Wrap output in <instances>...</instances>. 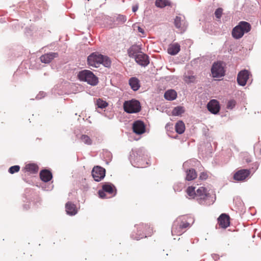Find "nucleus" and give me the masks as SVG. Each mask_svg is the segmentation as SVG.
I'll list each match as a JSON object with an SVG mask.
<instances>
[{
	"mask_svg": "<svg viewBox=\"0 0 261 261\" xmlns=\"http://www.w3.org/2000/svg\"><path fill=\"white\" fill-rule=\"evenodd\" d=\"M186 191L189 198L196 199L201 205H210L216 200L215 194L203 187H200L196 190L195 187H189Z\"/></svg>",
	"mask_w": 261,
	"mask_h": 261,
	"instance_id": "obj_1",
	"label": "nucleus"
},
{
	"mask_svg": "<svg viewBox=\"0 0 261 261\" xmlns=\"http://www.w3.org/2000/svg\"><path fill=\"white\" fill-rule=\"evenodd\" d=\"M146 151L143 148L133 149L129 155L132 165L137 168H145L148 164L145 162L147 157Z\"/></svg>",
	"mask_w": 261,
	"mask_h": 261,
	"instance_id": "obj_2",
	"label": "nucleus"
},
{
	"mask_svg": "<svg viewBox=\"0 0 261 261\" xmlns=\"http://www.w3.org/2000/svg\"><path fill=\"white\" fill-rule=\"evenodd\" d=\"M87 62L90 66L95 68L98 67L100 64L106 67H109L111 64L109 58L97 52L91 54L87 58Z\"/></svg>",
	"mask_w": 261,
	"mask_h": 261,
	"instance_id": "obj_3",
	"label": "nucleus"
},
{
	"mask_svg": "<svg viewBox=\"0 0 261 261\" xmlns=\"http://www.w3.org/2000/svg\"><path fill=\"white\" fill-rule=\"evenodd\" d=\"M135 227L137 232H133L131 234V238L136 240L150 236L152 232V229L147 224H140L135 225Z\"/></svg>",
	"mask_w": 261,
	"mask_h": 261,
	"instance_id": "obj_4",
	"label": "nucleus"
},
{
	"mask_svg": "<svg viewBox=\"0 0 261 261\" xmlns=\"http://www.w3.org/2000/svg\"><path fill=\"white\" fill-rule=\"evenodd\" d=\"M80 81L87 82V84L94 86L98 84V77L90 70L85 69L80 71L77 74Z\"/></svg>",
	"mask_w": 261,
	"mask_h": 261,
	"instance_id": "obj_5",
	"label": "nucleus"
},
{
	"mask_svg": "<svg viewBox=\"0 0 261 261\" xmlns=\"http://www.w3.org/2000/svg\"><path fill=\"white\" fill-rule=\"evenodd\" d=\"M251 30V25L249 23L242 21L236 26L232 31V36L236 39L242 38L244 34L249 32Z\"/></svg>",
	"mask_w": 261,
	"mask_h": 261,
	"instance_id": "obj_6",
	"label": "nucleus"
},
{
	"mask_svg": "<svg viewBox=\"0 0 261 261\" xmlns=\"http://www.w3.org/2000/svg\"><path fill=\"white\" fill-rule=\"evenodd\" d=\"M123 109L124 111L127 113H137L140 111L141 107L138 100L132 99L124 102Z\"/></svg>",
	"mask_w": 261,
	"mask_h": 261,
	"instance_id": "obj_7",
	"label": "nucleus"
},
{
	"mask_svg": "<svg viewBox=\"0 0 261 261\" xmlns=\"http://www.w3.org/2000/svg\"><path fill=\"white\" fill-rule=\"evenodd\" d=\"M174 23L176 28L181 33L185 32L188 27V23L186 20L185 17L182 14H179L175 17Z\"/></svg>",
	"mask_w": 261,
	"mask_h": 261,
	"instance_id": "obj_8",
	"label": "nucleus"
},
{
	"mask_svg": "<svg viewBox=\"0 0 261 261\" xmlns=\"http://www.w3.org/2000/svg\"><path fill=\"white\" fill-rule=\"evenodd\" d=\"M211 72L214 77H221L225 75V70L222 63H214L211 68Z\"/></svg>",
	"mask_w": 261,
	"mask_h": 261,
	"instance_id": "obj_9",
	"label": "nucleus"
},
{
	"mask_svg": "<svg viewBox=\"0 0 261 261\" xmlns=\"http://www.w3.org/2000/svg\"><path fill=\"white\" fill-rule=\"evenodd\" d=\"M105 169L100 166H95L92 169V175L96 181H100L105 177Z\"/></svg>",
	"mask_w": 261,
	"mask_h": 261,
	"instance_id": "obj_10",
	"label": "nucleus"
},
{
	"mask_svg": "<svg viewBox=\"0 0 261 261\" xmlns=\"http://www.w3.org/2000/svg\"><path fill=\"white\" fill-rule=\"evenodd\" d=\"M190 162L191 161H187L183 164V168L185 169L186 172V180L188 181L193 180L197 176L195 169L193 168L186 169L187 167H189Z\"/></svg>",
	"mask_w": 261,
	"mask_h": 261,
	"instance_id": "obj_11",
	"label": "nucleus"
},
{
	"mask_svg": "<svg viewBox=\"0 0 261 261\" xmlns=\"http://www.w3.org/2000/svg\"><path fill=\"white\" fill-rule=\"evenodd\" d=\"M250 171L248 169H241L233 175V179L238 181L245 180L250 175Z\"/></svg>",
	"mask_w": 261,
	"mask_h": 261,
	"instance_id": "obj_12",
	"label": "nucleus"
},
{
	"mask_svg": "<svg viewBox=\"0 0 261 261\" xmlns=\"http://www.w3.org/2000/svg\"><path fill=\"white\" fill-rule=\"evenodd\" d=\"M249 72L246 69L241 70L238 74L237 82L239 85L244 86L246 84L249 78Z\"/></svg>",
	"mask_w": 261,
	"mask_h": 261,
	"instance_id": "obj_13",
	"label": "nucleus"
},
{
	"mask_svg": "<svg viewBox=\"0 0 261 261\" xmlns=\"http://www.w3.org/2000/svg\"><path fill=\"white\" fill-rule=\"evenodd\" d=\"M133 132L137 135H141L145 132V125L141 120L135 121L133 124Z\"/></svg>",
	"mask_w": 261,
	"mask_h": 261,
	"instance_id": "obj_14",
	"label": "nucleus"
},
{
	"mask_svg": "<svg viewBox=\"0 0 261 261\" xmlns=\"http://www.w3.org/2000/svg\"><path fill=\"white\" fill-rule=\"evenodd\" d=\"M135 61L140 65L145 67L149 63L148 56L142 52L134 58Z\"/></svg>",
	"mask_w": 261,
	"mask_h": 261,
	"instance_id": "obj_15",
	"label": "nucleus"
},
{
	"mask_svg": "<svg viewBox=\"0 0 261 261\" xmlns=\"http://www.w3.org/2000/svg\"><path fill=\"white\" fill-rule=\"evenodd\" d=\"M208 110L214 114H217L220 111L218 101L215 99L211 100L207 105Z\"/></svg>",
	"mask_w": 261,
	"mask_h": 261,
	"instance_id": "obj_16",
	"label": "nucleus"
},
{
	"mask_svg": "<svg viewBox=\"0 0 261 261\" xmlns=\"http://www.w3.org/2000/svg\"><path fill=\"white\" fill-rule=\"evenodd\" d=\"M58 57V54L57 53H49L42 55L40 57V61L42 63L45 64L49 63L54 59Z\"/></svg>",
	"mask_w": 261,
	"mask_h": 261,
	"instance_id": "obj_17",
	"label": "nucleus"
},
{
	"mask_svg": "<svg viewBox=\"0 0 261 261\" xmlns=\"http://www.w3.org/2000/svg\"><path fill=\"white\" fill-rule=\"evenodd\" d=\"M65 209L67 214L70 216H74L78 212L76 205L70 201L66 203Z\"/></svg>",
	"mask_w": 261,
	"mask_h": 261,
	"instance_id": "obj_18",
	"label": "nucleus"
},
{
	"mask_svg": "<svg viewBox=\"0 0 261 261\" xmlns=\"http://www.w3.org/2000/svg\"><path fill=\"white\" fill-rule=\"evenodd\" d=\"M219 225L222 228H227L229 225V217L225 214H221L218 219Z\"/></svg>",
	"mask_w": 261,
	"mask_h": 261,
	"instance_id": "obj_19",
	"label": "nucleus"
},
{
	"mask_svg": "<svg viewBox=\"0 0 261 261\" xmlns=\"http://www.w3.org/2000/svg\"><path fill=\"white\" fill-rule=\"evenodd\" d=\"M141 49V48L139 45H132L127 50L128 56L130 58H134L135 57L138 55L140 53L142 52Z\"/></svg>",
	"mask_w": 261,
	"mask_h": 261,
	"instance_id": "obj_20",
	"label": "nucleus"
},
{
	"mask_svg": "<svg viewBox=\"0 0 261 261\" xmlns=\"http://www.w3.org/2000/svg\"><path fill=\"white\" fill-rule=\"evenodd\" d=\"M179 220H176L173 224L171 232L172 235L180 236L185 231H184L181 227H180V225L178 223Z\"/></svg>",
	"mask_w": 261,
	"mask_h": 261,
	"instance_id": "obj_21",
	"label": "nucleus"
},
{
	"mask_svg": "<svg viewBox=\"0 0 261 261\" xmlns=\"http://www.w3.org/2000/svg\"><path fill=\"white\" fill-rule=\"evenodd\" d=\"M102 190L109 194H113L114 196L116 195L117 190L115 186L110 182H105L102 185Z\"/></svg>",
	"mask_w": 261,
	"mask_h": 261,
	"instance_id": "obj_22",
	"label": "nucleus"
},
{
	"mask_svg": "<svg viewBox=\"0 0 261 261\" xmlns=\"http://www.w3.org/2000/svg\"><path fill=\"white\" fill-rule=\"evenodd\" d=\"M40 177L42 181L46 182L52 178L53 176L50 171L47 170H43L40 173Z\"/></svg>",
	"mask_w": 261,
	"mask_h": 261,
	"instance_id": "obj_23",
	"label": "nucleus"
},
{
	"mask_svg": "<svg viewBox=\"0 0 261 261\" xmlns=\"http://www.w3.org/2000/svg\"><path fill=\"white\" fill-rule=\"evenodd\" d=\"M176 97L177 93L173 89L168 90L164 93V98L169 101L175 99Z\"/></svg>",
	"mask_w": 261,
	"mask_h": 261,
	"instance_id": "obj_24",
	"label": "nucleus"
},
{
	"mask_svg": "<svg viewBox=\"0 0 261 261\" xmlns=\"http://www.w3.org/2000/svg\"><path fill=\"white\" fill-rule=\"evenodd\" d=\"M180 51V45L178 43L171 44L168 49V53L171 55H175Z\"/></svg>",
	"mask_w": 261,
	"mask_h": 261,
	"instance_id": "obj_25",
	"label": "nucleus"
},
{
	"mask_svg": "<svg viewBox=\"0 0 261 261\" xmlns=\"http://www.w3.org/2000/svg\"><path fill=\"white\" fill-rule=\"evenodd\" d=\"M129 84L134 91L138 90L140 87L139 80L135 77H131L129 79Z\"/></svg>",
	"mask_w": 261,
	"mask_h": 261,
	"instance_id": "obj_26",
	"label": "nucleus"
},
{
	"mask_svg": "<svg viewBox=\"0 0 261 261\" xmlns=\"http://www.w3.org/2000/svg\"><path fill=\"white\" fill-rule=\"evenodd\" d=\"M38 167L35 163H30L27 164L25 166L26 171L29 172L31 173H36L38 171Z\"/></svg>",
	"mask_w": 261,
	"mask_h": 261,
	"instance_id": "obj_27",
	"label": "nucleus"
},
{
	"mask_svg": "<svg viewBox=\"0 0 261 261\" xmlns=\"http://www.w3.org/2000/svg\"><path fill=\"white\" fill-rule=\"evenodd\" d=\"M175 130L179 134H182L185 130L184 123L181 121H178L176 122L175 126Z\"/></svg>",
	"mask_w": 261,
	"mask_h": 261,
	"instance_id": "obj_28",
	"label": "nucleus"
},
{
	"mask_svg": "<svg viewBox=\"0 0 261 261\" xmlns=\"http://www.w3.org/2000/svg\"><path fill=\"white\" fill-rule=\"evenodd\" d=\"M169 5V2L168 0H156L155 6L159 8H164Z\"/></svg>",
	"mask_w": 261,
	"mask_h": 261,
	"instance_id": "obj_29",
	"label": "nucleus"
},
{
	"mask_svg": "<svg viewBox=\"0 0 261 261\" xmlns=\"http://www.w3.org/2000/svg\"><path fill=\"white\" fill-rule=\"evenodd\" d=\"M80 140L85 144L90 145L92 144V141L90 138L86 135H82L80 137Z\"/></svg>",
	"mask_w": 261,
	"mask_h": 261,
	"instance_id": "obj_30",
	"label": "nucleus"
},
{
	"mask_svg": "<svg viewBox=\"0 0 261 261\" xmlns=\"http://www.w3.org/2000/svg\"><path fill=\"white\" fill-rule=\"evenodd\" d=\"M176 220H179L178 223L180 225V227H181L183 230L184 229L187 228L190 226V223L186 222V221H184V218L182 217H179Z\"/></svg>",
	"mask_w": 261,
	"mask_h": 261,
	"instance_id": "obj_31",
	"label": "nucleus"
},
{
	"mask_svg": "<svg viewBox=\"0 0 261 261\" xmlns=\"http://www.w3.org/2000/svg\"><path fill=\"white\" fill-rule=\"evenodd\" d=\"M184 112V109L182 107L178 106L174 108L172 114L174 116H178Z\"/></svg>",
	"mask_w": 261,
	"mask_h": 261,
	"instance_id": "obj_32",
	"label": "nucleus"
},
{
	"mask_svg": "<svg viewBox=\"0 0 261 261\" xmlns=\"http://www.w3.org/2000/svg\"><path fill=\"white\" fill-rule=\"evenodd\" d=\"M96 105L98 108L103 109L106 108L108 104L106 101L99 98L96 100Z\"/></svg>",
	"mask_w": 261,
	"mask_h": 261,
	"instance_id": "obj_33",
	"label": "nucleus"
},
{
	"mask_svg": "<svg viewBox=\"0 0 261 261\" xmlns=\"http://www.w3.org/2000/svg\"><path fill=\"white\" fill-rule=\"evenodd\" d=\"M115 20L118 21L119 23L122 24L126 21L127 18L125 15L119 14L116 16Z\"/></svg>",
	"mask_w": 261,
	"mask_h": 261,
	"instance_id": "obj_34",
	"label": "nucleus"
},
{
	"mask_svg": "<svg viewBox=\"0 0 261 261\" xmlns=\"http://www.w3.org/2000/svg\"><path fill=\"white\" fill-rule=\"evenodd\" d=\"M20 170V166L18 165H14L9 168L8 171L11 174H14L18 172Z\"/></svg>",
	"mask_w": 261,
	"mask_h": 261,
	"instance_id": "obj_35",
	"label": "nucleus"
},
{
	"mask_svg": "<svg viewBox=\"0 0 261 261\" xmlns=\"http://www.w3.org/2000/svg\"><path fill=\"white\" fill-rule=\"evenodd\" d=\"M195 77L194 75H188L185 76V81L187 83H192L194 81Z\"/></svg>",
	"mask_w": 261,
	"mask_h": 261,
	"instance_id": "obj_36",
	"label": "nucleus"
},
{
	"mask_svg": "<svg viewBox=\"0 0 261 261\" xmlns=\"http://www.w3.org/2000/svg\"><path fill=\"white\" fill-rule=\"evenodd\" d=\"M236 103V102L234 100H229L227 102L226 108L228 109L231 110L235 107Z\"/></svg>",
	"mask_w": 261,
	"mask_h": 261,
	"instance_id": "obj_37",
	"label": "nucleus"
},
{
	"mask_svg": "<svg viewBox=\"0 0 261 261\" xmlns=\"http://www.w3.org/2000/svg\"><path fill=\"white\" fill-rule=\"evenodd\" d=\"M223 12V9L221 8L217 9L215 12V15L218 19H220L221 17Z\"/></svg>",
	"mask_w": 261,
	"mask_h": 261,
	"instance_id": "obj_38",
	"label": "nucleus"
},
{
	"mask_svg": "<svg viewBox=\"0 0 261 261\" xmlns=\"http://www.w3.org/2000/svg\"><path fill=\"white\" fill-rule=\"evenodd\" d=\"M46 94L43 91L40 92L36 96V98L37 99H40L45 97Z\"/></svg>",
	"mask_w": 261,
	"mask_h": 261,
	"instance_id": "obj_39",
	"label": "nucleus"
},
{
	"mask_svg": "<svg viewBox=\"0 0 261 261\" xmlns=\"http://www.w3.org/2000/svg\"><path fill=\"white\" fill-rule=\"evenodd\" d=\"M208 177V175L206 173L201 172L199 176V178L201 180L206 179Z\"/></svg>",
	"mask_w": 261,
	"mask_h": 261,
	"instance_id": "obj_40",
	"label": "nucleus"
},
{
	"mask_svg": "<svg viewBox=\"0 0 261 261\" xmlns=\"http://www.w3.org/2000/svg\"><path fill=\"white\" fill-rule=\"evenodd\" d=\"M105 192L103 190L102 191H101V190H99L98 191V194H99V196L101 198H104L106 197V194H105Z\"/></svg>",
	"mask_w": 261,
	"mask_h": 261,
	"instance_id": "obj_41",
	"label": "nucleus"
},
{
	"mask_svg": "<svg viewBox=\"0 0 261 261\" xmlns=\"http://www.w3.org/2000/svg\"><path fill=\"white\" fill-rule=\"evenodd\" d=\"M138 5H136L134 6L132 8V11L134 12H136L138 10Z\"/></svg>",
	"mask_w": 261,
	"mask_h": 261,
	"instance_id": "obj_42",
	"label": "nucleus"
},
{
	"mask_svg": "<svg viewBox=\"0 0 261 261\" xmlns=\"http://www.w3.org/2000/svg\"><path fill=\"white\" fill-rule=\"evenodd\" d=\"M138 31L139 32L144 34V30H143V29H142V28H141L140 27H138Z\"/></svg>",
	"mask_w": 261,
	"mask_h": 261,
	"instance_id": "obj_43",
	"label": "nucleus"
},
{
	"mask_svg": "<svg viewBox=\"0 0 261 261\" xmlns=\"http://www.w3.org/2000/svg\"><path fill=\"white\" fill-rule=\"evenodd\" d=\"M24 208L25 209V210H28L29 208L30 207V205L29 204H25L24 206Z\"/></svg>",
	"mask_w": 261,
	"mask_h": 261,
	"instance_id": "obj_44",
	"label": "nucleus"
},
{
	"mask_svg": "<svg viewBox=\"0 0 261 261\" xmlns=\"http://www.w3.org/2000/svg\"><path fill=\"white\" fill-rule=\"evenodd\" d=\"M260 154H261V149H260Z\"/></svg>",
	"mask_w": 261,
	"mask_h": 261,
	"instance_id": "obj_45",
	"label": "nucleus"
}]
</instances>
